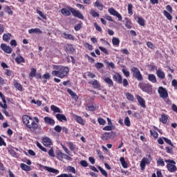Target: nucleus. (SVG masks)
I'll return each instance as SVG.
<instances>
[{
  "mask_svg": "<svg viewBox=\"0 0 177 177\" xmlns=\"http://www.w3.org/2000/svg\"><path fill=\"white\" fill-rule=\"evenodd\" d=\"M50 109L52 111L55 113H62V111H60V109L55 105H51Z\"/></svg>",
  "mask_w": 177,
  "mask_h": 177,
  "instance_id": "nucleus-35",
  "label": "nucleus"
},
{
  "mask_svg": "<svg viewBox=\"0 0 177 177\" xmlns=\"http://www.w3.org/2000/svg\"><path fill=\"white\" fill-rule=\"evenodd\" d=\"M158 93H159L162 99H167L168 97V91L162 86L158 88Z\"/></svg>",
  "mask_w": 177,
  "mask_h": 177,
  "instance_id": "nucleus-7",
  "label": "nucleus"
},
{
  "mask_svg": "<svg viewBox=\"0 0 177 177\" xmlns=\"http://www.w3.org/2000/svg\"><path fill=\"white\" fill-rule=\"evenodd\" d=\"M91 15L93 16V17H99V13L95 12V10H91Z\"/></svg>",
  "mask_w": 177,
  "mask_h": 177,
  "instance_id": "nucleus-46",
  "label": "nucleus"
},
{
  "mask_svg": "<svg viewBox=\"0 0 177 177\" xmlns=\"http://www.w3.org/2000/svg\"><path fill=\"white\" fill-rule=\"evenodd\" d=\"M125 27L129 30H131V28H132V24H131L129 21H127L125 23Z\"/></svg>",
  "mask_w": 177,
  "mask_h": 177,
  "instance_id": "nucleus-50",
  "label": "nucleus"
},
{
  "mask_svg": "<svg viewBox=\"0 0 177 177\" xmlns=\"http://www.w3.org/2000/svg\"><path fill=\"white\" fill-rule=\"evenodd\" d=\"M54 68L56 71H53L51 72L52 75H53V77H58L61 79L67 77L68 73H70V68L67 66H55Z\"/></svg>",
  "mask_w": 177,
  "mask_h": 177,
  "instance_id": "nucleus-1",
  "label": "nucleus"
},
{
  "mask_svg": "<svg viewBox=\"0 0 177 177\" xmlns=\"http://www.w3.org/2000/svg\"><path fill=\"white\" fill-rule=\"evenodd\" d=\"M160 122H162L163 124H167V122L168 121V117L165 115H162L160 118Z\"/></svg>",
  "mask_w": 177,
  "mask_h": 177,
  "instance_id": "nucleus-39",
  "label": "nucleus"
},
{
  "mask_svg": "<svg viewBox=\"0 0 177 177\" xmlns=\"http://www.w3.org/2000/svg\"><path fill=\"white\" fill-rule=\"evenodd\" d=\"M97 121L100 125H104V124H106V120H104L103 118H98Z\"/></svg>",
  "mask_w": 177,
  "mask_h": 177,
  "instance_id": "nucleus-53",
  "label": "nucleus"
},
{
  "mask_svg": "<svg viewBox=\"0 0 177 177\" xmlns=\"http://www.w3.org/2000/svg\"><path fill=\"white\" fill-rule=\"evenodd\" d=\"M94 26L95 27L97 31H100V32H102V28L100 27V26L97 25V23L94 24Z\"/></svg>",
  "mask_w": 177,
  "mask_h": 177,
  "instance_id": "nucleus-62",
  "label": "nucleus"
},
{
  "mask_svg": "<svg viewBox=\"0 0 177 177\" xmlns=\"http://www.w3.org/2000/svg\"><path fill=\"white\" fill-rule=\"evenodd\" d=\"M94 6L95 8H97L99 9V10H103V4H102L100 2H99L98 1H95L94 3Z\"/></svg>",
  "mask_w": 177,
  "mask_h": 177,
  "instance_id": "nucleus-31",
  "label": "nucleus"
},
{
  "mask_svg": "<svg viewBox=\"0 0 177 177\" xmlns=\"http://www.w3.org/2000/svg\"><path fill=\"white\" fill-rule=\"evenodd\" d=\"M1 98L3 101V104H2V102H0V106L2 107V109H8V105L6 104V100L5 99V95H3Z\"/></svg>",
  "mask_w": 177,
  "mask_h": 177,
  "instance_id": "nucleus-26",
  "label": "nucleus"
},
{
  "mask_svg": "<svg viewBox=\"0 0 177 177\" xmlns=\"http://www.w3.org/2000/svg\"><path fill=\"white\" fill-rule=\"evenodd\" d=\"M99 49H100L102 52H103L104 53H105V55H109V52L107 51V49H106V48L100 46V47H99Z\"/></svg>",
  "mask_w": 177,
  "mask_h": 177,
  "instance_id": "nucleus-56",
  "label": "nucleus"
},
{
  "mask_svg": "<svg viewBox=\"0 0 177 177\" xmlns=\"http://www.w3.org/2000/svg\"><path fill=\"white\" fill-rule=\"evenodd\" d=\"M114 81L118 82V84H122V76L119 73H116L113 76Z\"/></svg>",
  "mask_w": 177,
  "mask_h": 177,
  "instance_id": "nucleus-15",
  "label": "nucleus"
},
{
  "mask_svg": "<svg viewBox=\"0 0 177 177\" xmlns=\"http://www.w3.org/2000/svg\"><path fill=\"white\" fill-rule=\"evenodd\" d=\"M5 10H6V12L8 14H9V15H13V12H12V10L10 9V8H9V6H6Z\"/></svg>",
  "mask_w": 177,
  "mask_h": 177,
  "instance_id": "nucleus-52",
  "label": "nucleus"
},
{
  "mask_svg": "<svg viewBox=\"0 0 177 177\" xmlns=\"http://www.w3.org/2000/svg\"><path fill=\"white\" fill-rule=\"evenodd\" d=\"M122 72L123 73L124 75H125V77H129V71H127V69H122Z\"/></svg>",
  "mask_w": 177,
  "mask_h": 177,
  "instance_id": "nucleus-59",
  "label": "nucleus"
},
{
  "mask_svg": "<svg viewBox=\"0 0 177 177\" xmlns=\"http://www.w3.org/2000/svg\"><path fill=\"white\" fill-rule=\"evenodd\" d=\"M56 118L58 120V121H67V118H66V115L63 114L58 113L56 115Z\"/></svg>",
  "mask_w": 177,
  "mask_h": 177,
  "instance_id": "nucleus-21",
  "label": "nucleus"
},
{
  "mask_svg": "<svg viewBox=\"0 0 177 177\" xmlns=\"http://www.w3.org/2000/svg\"><path fill=\"white\" fill-rule=\"evenodd\" d=\"M70 12L75 17H77V19H80L81 20H84V15L80 12V10H76L73 8H69Z\"/></svg>",
  "mask_w": 177,
  "mask_h": 177,
  "instance_id": "nucleus-8",
  "label": "nucleus"
},
{
  "mask_svg": "<svg viewBox=\"0 0 177 177\" xmlns=\"http://www.w3.org/2000/svg\"><path fill=\"white\" fill-rule=\"evenodd\" d=\"M163 140L167 143V145H169L171 147H174V144H172V142L171 140L167 138H163Z\"/></svg>",
  "mask_w": 177,
  "mask_h": 177,
  "instance_id": "nucleus-45",
  "label": "nucleus"
},
{
  "mask_svg": "<svg viewBox=\"0 0 177 177\" xmlns=\"http://www.w3.org/2000/svg\"><path fill=\"white\" fill-rule=\"evenodd\" d=\"M42 142L44 145L46 146V147H49V146H52V140H50V138L48 137L44 138L42 140Z\"/></svg>",
  "mask_w": 177,
  "mask_h": 177,
  "instance_id": "nucleus-14",
  "label": "nucleus"
},
{
  "mask_svg": "<svg viewBox=\"0 0 177 177\" xmlns=\"http://www.w3.org/2000/svg\"><path fill=\"white\" fill-rule=\"evenodd\" d=\"M37 147H39V149H40V150H41V151H44L45 153H46L48 151V150H46V149L44 147H42V145H41V143L39 142H37Z\"/></svg>",
  "mask_w": 177,
  "mask_h": 177,
  "instance_id": "nucleus-41",
  "label": "nucleus"
},
{
  "mask_svg": "<svg viewBox=\"0 0 177 177\" xmlns=\"http://www.w3.org/2000/svg\"><path fill=\"white\" fill-rule=\"evenodd\" d=\"M87 76L89 77V78H95L96 77V75L91 72H87Z\"/></svg>",
  "mask_w": 177,
  "mask_h": 177,
  "instance_id": "nucleus-61",
  "label": "nucleus"
},
{
  "mask_svg": "<svg viewBox=\"0 0 177 177\" xmlns=\"http://www.w3.org/2000/svg\"><path fill=\"white\" fill-rule=\"evenodd\" d=\"M15 62L18 64H20V63H24L25 59L24 57H23L21 55H19L16 58H15Z\"/></svg>",
  "mask_w": 177,
  "mask_h": 177,
  "instance_id": "nucleus-25",
  "label": "nucleus"
},
{
  "mask_svg": "<svg viewBox=\"0 0 177 177\" xmlns=\"http://www.w3.org/2000/svg\"><path fill=\"white\" fill-rule=\"evenodd\" d=\"M61 35L63 38H64V39H71V41H74V39H75V37H74L73 35L68 34L66 32H62Z\"/></svg>",
  "mask_w": 177,
  "mask_h": 177,
  "instance_id": "nucleus-11",
  "label": "nucleus"
},
{
  "mask_svg": "<svg viewBox=\"0 0 177 177\" xmlns=\"http://www.w3.org/2000/svg\"><path fill=\"white\" fill-rule=\"evenodd\" d=\"M89 84H91L94 89H99L100 88V83L97 80H93Z\"/></svg>",
  "mask_w": 177,
  "mask_h": 177,
  "instance_id": "nucleus-20",
  "label": "nucleus"
},
{
  "mask_svg": "<svg viewBox=\"0 0 177 177\" xmlns=\"http://www.w3.org/2000/svg\"><path fill=\"white\" fill-rule=\"evenodd\" d=\"M22 120H23L24 125H25L26 128H28V129L32 132H34V131L37 129L38 124L35 122L34 119H32L31 117L27 115H24L22 117Z\"/></svg>",
  "mask_w": 177,
  "mask_h": 177,
  "instance_id": "nucleus-2",
  "label": "nucleus"
},
{
  "mask_svg": "<svg viewBox=\"0 0 177 177\" xmlns=\"http://www.w3.org/2000/svg\"><path fill=\"white\" fill-rule=\"evenodd\" d=\"M137 100L140 106H142L144 109L146 107V101L143 97L140 95H137Z\"/></svg>",
  "mask_w": 177,
  "mask_h": 177,
  "instance_id": "nucleus-17",
  "label": "nucleus"
},
{
  "mask_svg": "<svg viewBox=\"0 0 177 177\" xmlns=\"http://www.w3.org/2000/svg\"><path fill=\"white\" fill-rule=\"evenodd\" d=\"M35 74H37V70L32 68L30 73V77H31L32 78H34V77H35Z\"/></svg>",
  "mask_w": 177,
  "mask_h": 177,
  "instance_id": "nucleus-43",
  "label": "nucleus"
},
{
  "mask_svg": "<svg viewBox=\"0 0 177 177\" xmlns=\"http://www.w3.org/2000/svg\"><path fill=\"white\" fill-rule=\"evenodd\" d=\"M48 155L50 157H55V151H53V148H50V149L48 151Z\"/></svg>",
  "mask_w": 177,
  "mask_h": 177,
  "instance_id": "nucleus-54",
  "label": "nucleus"
},
{
  "mask_svg": "<svg viewBox=\"0 0 177 177\" xmlns=\"http://www.w3.org/2000/svg\"><path fill=\"white\" fill-rule=\"evenodd\" d=\"M120 161L123 168H128V163L125 162V159L124 158V157L120 158Z\"/></svg>",
  "mask_w": 177,
  "mask_h": 177,
  "instance_id": "nucleus-33",
  "label": "nucleus"
},
{
  "mask_svg": "<svg viewBox=\"0 0 177 177\" xmlns=\"http://www.w3.org/2000/svg\"><path fill=\"white\" fill-rule=\"evenodd\" d=\"M157 164L158 165H160V167H165V162H164V159L159 158L157 160Z\"/></svg>",
  "mask_w": 177,
  "mask_h": 177,
  "instance_id": "nucleus-37",
  "label": "nucleus"
},
{
  "mask_svg": "<svg viewBox=\"0 0 177 177\" xmlns=\"http://www.w3.org/2000/svg\"><path fill=\"white\" fill-rule=\"evenodd\" d=\"M131 73H133V76L134 77V78L138 80V81L143 80V76H142V73H140V71H139V68L136 67H132Z\"/></svg>",
  "mask_w": 177,
  "mask_h": 177,
  "instance_id": "nucleus-4",
  "label": "nucleus"
},
{
  "mask_svg": "<svg viewBox=\"0 0 177 177\" xmlns=\"http://www.w3.org/2000/svg\"><path fill=\"white\" fill-rule=\"evenodd\" d=\"M133 6H132V4H129L128 5V13L129 15H133V12H132V9H133Z\"/></svg>",
  "mask_w": 177,
  "mask_h": 177,
  "instance_id": "nucleus-44",
  "label": "nucleus"
},
{
  "mask_svg": "<svg viewBox=\"0 0 177 177\" xmlns=\"http://www.w3.org/2000/svg\"><path fill=\"white\" fill-rule=\"evenodd\" d=\"M171 85H172V86H174V88H177V81H176V80H173L171 81Z\"/></svg>",
  "mask_w": 177,
  "mask_h": 177,
  "instance_id": "nucleus-64",
  "label": "nucleus"
},
{
  "mask_svg": "<svg viewBox=\"0 0 177 177\" xmlns=\"http://www.w3.org/2000/svg\"><path fill=\"white\" fill-rule=\"evenodd\" d=\"M80 165L82 167H88V162L86 160H82L80 161Z\"/></svg>",
  "mask_w": 177,
  "mask_h": 177,
  "instance_id": "nucleus-63",
  "label": "nucleus"
},
{
  "mask_svg": "<svg viewBox=\"0 0 177 177\" xmlns=\"http://www.w3.org/2000/svg\"><path fill=\"white\" fill-rule=\"evenodd\" d=\"M44 169H46V171H48V172H51L52 174H55V175H57L59 174V170L55 169L54 168L48 167V166H44Z\"/></svg>",
  "mask_w": 177,
  "mask_h": 177,
  "instance_id": "nucleus-16",
  "label": "nucleus"
},
{
  "mask_svg": "<svg viewBox=\"0 0 177 177\" xmlns=\"http://www.w3.org/2000/svg\"><path fill=\"white\" fill-rule=\"evenodd\" d=\"M148 80L153 84H156V82H157V78L156 77V75L153 74H149L148 75Z\"/></svg>",
  "mask_w": 177,
  "mask_h": 177,
  "instance_id": "nucleus-24",
  "label": "nucleus"
},
{
  "mask_svg": "<svg viewBox=\"0 0 177 177\" xmlns=\"http://www.w3.org/2000/svg\"><path fill=\"white\" fill-rule=\"evenodd\" d=\"M75 120L78 124H80L81 125H84L85 124L84 122V119L81 118V116L75 115Z\"/></svg>",
  "mask_w": 177,
  "mask_h": 177,
  "instance_id": "nucleus-36",
  "label": "nucleus"
},
{
  "mask_svg": "<svg viewBox=\"0 0 177 177\" xmlns=\"http://www.w3.org/2000/svg\"><path fill=\"white\" fill-rule=\"evenodd\" d=\"M124 124H125L126 127H131V120H129V117L125 118Z\"/></svg>",
  "mask_w": 177,
  "mask_h": 177,
  "instance_id": "nucleus-42",
  "label": "nucleus"
},
{
  "mask_svg": "<svg viewBox=\"0 0 177 177\" xmlns=\"http://www.w3.org/2000/svg\"><path fill=\"white\" fill-rule=\"evenodd\" d=\"M138 86H140L143 92H147V93H151L153 92V88L150 84H139Z\"/></svg>",
  "mask_w": 177,
  "mask_h": 177,
  "instance_id": "nucleus-6",
  "label": "nucleus"
},
{
  "mask_svg": "<svg viewBox=\"0 0 177 177\" xmlns=\"http://www.w3.org/2000/svg\"><path fill=\"white\" fill-rule=\"evenodd\" d=\"M71 11L67 10V8H62L61 10V13L64 15V16H71Z\"/></svg>",
  "mask_w": 177,
  "mask_h": 177,
  "instance_id": "nucleus-27",
  "label": "nucleus"
},
{
  "mask_svg": "<svg viewBox=\"0 0 177 177\" xmlns=\"http://www.w3.org/2000/svg\"><path fill=\"white\" fill-rule=\"evenodd\" d=\"M10 154H11L12 156V157H15L17 158V153H16V151H15V150L13 149H10L8 150Z\"/></svg>",
  "mask_w": 177,
  "mask_h": 177,
  "instance_id": "nucleus-49",
  "label": "nucleus"
},
{
  "mask_svg": "<svg viewBox=\"0 0 177 177\" xmlns=\"http://www.w3.org/2000/svg\"><path fill=\"white\" fill-rule=\"evenodd\" d=\"M95 66L96 68H97V70H100V68H102L103 64L100 63V62H97V63L95 64Z\"/></svg>",
  "mask_w": 177,
  "mask_h": 177,
  "instance_id": "nucleus-58",
  "label": "nucleus"
},
{
  "mask_svg": "<svg viewBox=\"0 0 177 177\" xmlns=\"http://www.w3.org/2000/svg\"><path fill=\"white\" fill-rule=\"evenodd\" d=\"M156 75L161 80H164V78H165V73L160 69L156 71Z\"/></svg>",
  "mask_w": 177,
  "mask_h": 177,
  "instance_id": "nucleus-22",
  "label": "nucleus"
},
{
  "mask_svg": "<svg viewBox=\"0 0 177 177\" xmlns=\"http://www.w3.org/2000/svg\"><path fill=\"white\" fill-rule=\"evenodd\" d=\"M1 48L2 49V50H3V52H5L6 53H12V48H10V46H8L6 44H2L1 45Z\"/></svg>",
  "mask_w": 177,
  "mask_h": 177,
  "instance_id": "nucleus-13",
  "label": "nucleus"
},
{
  "mask_svg": "<svg viewBox=\"0 0 177 177\" xmlns=\"http://www.w3.org/2000/svg\"><path fill=\"white\" fill-rule=\"evenodd\" d=\"M10 38H12V35L10 33L4 34L3 35V39L5 42H9V41H10Z\"/></svg>",
  "mask_w": 177,
  "mask_h": 177,
  "instance_id": "nucleus-28",
  "label": "nucleus"
},
{
  "mask_svg": "<svg viewBox=\"0 0 177 177\" xmlns=\"http://www.w3.org/2000/svg\"><path fill=\"white\" fill-rule=\"evenodd\" d=\"M150 133H151V135H152V136H153V138H155L156 139V138H158V133H157V131L151 130V131H150Z\"/></svg>",
  "mask_w": 177,
  "mask_h": 177,
  "instance_id": "nucleus-48",
  "label": "nucleus"
},
{
  "mask_svg": "<svg viewBox=\"0 0 177 177\" xmlns=\"http://www.w3.org/2000/svg\"><path fill=\"white\" fill-rule=\"evenodd\" d=\"M101 139L102 140H107V139H109V133H105L102 137Z\"/></svg>",
  "mask_w": 177,
  "mask_h": 177,
  "instance_id": "nucleus-60",
  "label": "nucleus"
},
{
  "mask_svg": "<svg viewBox=\"0 0 177 177\" xmlns=\"http://www.w3.org/2000/svg\"><path fill=\"white\" fill-rule=\"evenodd\" d=\"M165 162H168L167 165V168L169 172H176L177 168H176V162L174 160H165Z\"/></svg>",
  "mask_w": 177,
  "mask_h": 177,
  "instance_id": "nucleus-3",
  "label": "nucleus"
},
{
  "mask_svg": "<svg viewBox=\"0 0 177 177\" xmlns=\"http://www.w3.org/2000/svg\"><path fill=\"white\" fill-rule=\"evenodd\" d=\"M67 169L68 171H69V172H72V174H75V168H74L73 167L68 166Z\"/></svg>",
  "mask_w": 177,
  "mask_h": 177,
  "instance_id": "nucleus-51",
  "label": "nucleus"
},
{
  "mask_svg": "<svg viewBox=\"0 0 177 177\" xmlns=\"http://www.w3.org/2000/svg\"><path fill=\"white\" fill-rule=\"evenodd\" d=\"M37 13L40 16V17H41L44 20H46V16H45V15H44V13L41 12V10H37Z\"/></svg>",
  "mask_w": 177,
  "mask_h": 177,
  "instance_id": "nucleus-57",
  "label": "nucleus"
},
{
  "mask_svg": "<svg viewBox=\"0 0 177 177\" xmlns=\"http://www.w3.org/2000/svg\"><path fill=\"white\" fill-rule=\"evenodd\" d=\"M54 129H55V132H58V133L62 132V127H60L59 125L55 126Z\"/></svg>",
  "mask_w": 177,
  "mask_h": 177,
  "instance_id": "nucleus-55",
  "label": "nucleus"
},
{
  "mask_svg": "<svg viewBox=\"0 0 177 177\" xmlns=\"http://www.w3.org/2000/svg\"><path fill=\"white\" fill-rule=\"evenodd\" d=\"M97 168L99 169V171H100V172H101L102 175H103V176L109 177V174H107V171H106V170H104L103 168H102V167L97 166Z\"/></svg>",
  "mask_w": 177,
  "mask_h": 177,
  "instance_id": "nucleus-29",
  "label": "nucleus"
},
{
  "mask_svg": "<svg viewBox=\"0 0 177 177\" xmlns=\"http://www.w3.org/2000/svg\"><path fill=\"white\" fill-rule=\"evenodd\" d=\"M163 15L165 16L167 20H172V15L168 11L164 10L163 11Z\"/></svg>",
  "mask_w": 177,
  "mask_h": 177,
  "instance_id": "nucleus-34",
  "label": "nucleus"
},
{
  "mask_svg": "<svg viewBox=\"0 0 177 177\" xmlns=\"http://www.w3.org/2000/svg\"><path fill=\"white\" fill-rule=\"evenodd\" d=\"M67 92L71 96L72 99H74V100H75V101L78 100V96L77 95V94H75V93H74V91H73L70 88H68Z\"/></svg>",
  "mask_w": 177,
  "mask_h": 177,
  "instance_id": "nucleus-18",
  "label": "nucleus"
},
{
  "mask_svg": "<svg viewBox=\"0 0 177 177\" xmlns=\"http://www.w3.org/2000/svg\"><path fill=\"white\" fill-rule=\"evenodd\" d=\"M108 10L110 15H112V16H115L116 17H118L119 21H121V20H122V16H121V14H119V12H117V10H114V8H109Z\"/></svg>",
  "mask_w": 177,
  "mask_h": 177,
  "instance_id": "nucleus-9",
  "label": "nucleus"
},
{
  "mask_svg": "<svg viewBox=\"0 0 177 177\" xmlns=\"http://www.w3.org/2000/svg\"><path fill=\"white\" fill-rule=\"evenodd\" d=\"M44 120L45 124H46L47 125H51V126L55 125V120L52 119L49 116L44 117Z\"/></svg>",
  "mask_w": 177,
  "mask_h": 177,
  "instance_id": "nucleus-12",
  "label": "nucleus"
},
{
  "mask_svg": "<svg viewBox=\"0 0 177 177\" xmlns=\"http://www.w3.org/2000/svg\"><path fill=\"white\" fill-rule=\"evenodd\" d=\"M30 34H42V30L41 29L36 28L28 30Z\"/></svg>",
  "mask_w": 177,
  "mask_h": 177,
  "instance_id": "nucleus-19",
  "label": "nucleus"
},
{
  "mask_svg": "<svg viewBox=\"0 0 177 177\" xmlns=\"http://www.w3.org/2000/svg\"><path fill=\"white\" fill-rule=\"evenodd\" d=\"M14 86L17 89H18V91H23V87L21 86V84H20V83H18L16 80L14 81Z\"/></svg>",
  "mask_w": 177,
  "mask_h": 177,
  "instance_id": "nucleus-32",
  "label": "nucleus"
},
{
  "mask_svg": "<svg viewBox=\"0 0 177 177\" xmlns=\"http://www.w3.org/2000/svg\"><path fill=\"white\" fill-rule=\"evenodd\" d=\"M57 158L59 161H63V160H67L68 161H71V157L68 156L67 154L62 152V151H58L57 152Z\"/></svg>",
  "mask_w": 177,
  "mask_h": 177,
  "instance_id": "nucleus-5",
  "label": "nucleus"
},
{
  "mask_svg": "<svg viewBox=\"0 0 177 177\" xmlns=\"http://www.w3.org/2000/svg\"><path fill=\"white\" fill-rule=\"evenodd\" d=\"M104 81L106 82V84H108V86H114V83L113 82V80L110 77H105L104 79Z\"/></svg>",
  "mask_w": 177,
  "mask_h": 177,
  "instance_id": "nucleus-23",
  "label": "nucleus"
},
{
  "mask_svg": "<svg viewBox=\"0 0 177 177\" xmlns=\"http://www.w3.org/2000/svg\"><path fill=\"white\" fill-rule=\"evenodd\" d=\"M146 164L149 165L150 164V160H149V158H144L140 162V166L142 171H145V168L146 167Z\"/></svg>",
  "mask_w": 177,
  "mask_h": 177,
  "instance_id": "nucleus-10",
  "label": "nucleus"
},
{
  "mask_svg": "<svg viewBox=\"0 0 177 177\" xmlns=\"http://www.w3.org/2000/svg\"><path fill=\"white\" fill-rule=\"evenodd\" d=\"M125 95H126V97H127V99H128V100H131V102H133V100H135V97L130 93H126Z\"/></svg>",
  "mask_w": 177,
  "mask_h": 177,
  "instance_id": "nucleus-38",
  "label": "nucleus"
},
{
  "mask_svg": "<svg viewBox=\"0 0 177 177\" xmlns=\"http://www.w3.org/2000/svg\"><path fill=\"white\" fill-rule=\"evenodd\" d=\"M21 168L24 171H30V167L24 163L21 164Z\"/></svg>",
  "mask_w": 177,
  "mask_h": 177,
  "instance_id": "nucleus-40",
  "label": "nucleus"
},
{
  "mask_svg": "<svg viewBox=\"0 0 177 177\" xmlns=\"http://www.w3.org/2000/svg\"><path fill=\"white\" fill-rule=\"evenodd\" d=\"M112 44L115 46H120V39H118L117 37H113Z\"/></svg>",
  "mask_w": 177,
  "mask_h": 177,
  "instance_id": "nucleus-30",
  "label": "nucleus"
},
{
  "mask_svg": "<svg viewBox=\"0 0 177 177\" xmlns=\"http://www.w3.org/2000/svg\"><path fill=\"white\" fill-rule=\"evenodd\" d=\"M138 23L140 26H145V19L140 17L138 18Z\"/></svg>",
  "mask_w": 177,
  "mask_h": 177,
  "instance_id": "nucleus-47",
  "label": "nucleus"
}]
</instances>
